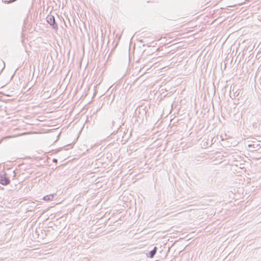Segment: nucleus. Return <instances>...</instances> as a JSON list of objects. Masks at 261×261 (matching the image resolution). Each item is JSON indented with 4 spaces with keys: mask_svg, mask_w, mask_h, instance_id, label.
<instances>
[{
    "mask_svg": "<svg viewBox=\"0 0 261 261\" xmlns=\"http://www.w3.org/2000/svg\"><path fill=\"white\" fill-rule=\"evenodd\" d=\"M10 183V180L6 176V173L5 172L3 173H0V184L7 186Z\"/></svg>",
    "mask_w": 261,
    "mask_h": 261,
    "instance_id": "2",
    "label": "nucleus"
},
{
    "mask_svg": "<svg viewBox=\"0 0 261 261\" xmlns=\"http://www.w3.org/2000/svg\"><path fill=\"white\" fill-rule=\"evenodd\" d=\"M3 64H4V67H3V69H2V70H3V69H4V68H5V63H4V62H3Z\"/></svg>",
    "mask_w": 261,
    "mask_h": 261,
    "instance_id": "6",
    "label": "nucleus"
},
{
    "mask_svg": "<svg viewBox=\"0 0 261 261\" xmlns=\"http://www.w3.org/2000/svg\"><path fill=\"white\" fill-rule=\"evenodd\" d=\"M157 249H158L157 247H154L152 250L148 252V253L147 254V256L149 257H150V258H152L156 254Z\"/></svg>",
    "mask_w": 261,
    "mask_h": 261,
    "instance_id": "3",
    "label": "nucleus"
},
{
    "mask_svg": "<svg viewBox=\"0 0 261 261\" xmlns=\"http://www.w3.org/2000/svg\"><path fill=\"white\" fill-rule=\"evenodd\" d=\"M54 195L53 194H50L44 196L43 199L45 201H51L54 199Z\"/></svg>",
    "mask_w": 261,
    "mask_h": 261,
    "instance_id": "4",
    "label": "nucleus"
},
{
    "mask_svg": "<svg viewBox=\"0 0 261 261\" xmlns=\"http://www.w3.org/2000/svg\"><path fill=\"white\" fill-rule=\"evenodd\" d=\"M16 1H17V0H9V2L10 3H12V2H14Z\"/></svg>",
    "mask_w": 261,
    "mask_h": 261,
    "instance_id": "5",
    "label": "nucleus"
},
{
    "mask_svg": "<svg viewBox=\"0 0 261 261\" xmlns=\"http://www.w3.org/2000/svg\"><path fill=\"white\" fill-rule=\"evenodd\" d=\"M46 21L49 24L52 28L54 30H57L58 26L56 22L55 17L52 15H48L46 17Z\"/></svg>",
    "mask_w": 261,
    "mask_h": 261,
    "instance_id": "1",
    "label": "nucleus"
}]
</instances>
